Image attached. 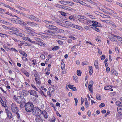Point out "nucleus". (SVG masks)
<instances>
[{
    "mask_svg": "<svg viewBox=\"0 0 122 122\" xmlns=\"http://www.w3.org/2000/svg\"><path fill=\"white\" fill-rule=\"evenodd\" d=\"M25 107L26 111L29 112L32 110L34 107V106L32 103L28 102L25 104Z\"/></svg>",
    "mask_w": 122,
    "mask_h": 122,
    "instance_id": "obj_1",
    "label": "nucleus"
},
{
    "mask_svg": "<svg viewBox=\"0 0 122 122\" xmlns=\"http://www.w3.org/2000/svg\"><path fill=\"white\" fill-rule=\"evenodd\" d=\"M32 110L33 113L34 115L38 116L41 114V110L37 107H34Z\"/></svg>",
    "mask_w": 122,
    "mask_h": 122,
    "instance_id": "obj_2",
    "label": "nucleus"
},
{
    "mask_svg": "<svg viewBox=\"0 0 122 122\" xmlns=\"http://www.w3.org/2000/svg\"><path fill=\"white\" fill-rule=\"evenodd\" d=\"M25 17H27L28 18L36 21L40 22L41 21V20L39 19L38 18L35 17L33 15H26Z\"/></svg>",
    "mask_w": 122,
    "mask_h": 122,
    "instance_id": "obj_3",
    "label": "nucleus"
},
{
    "mask_svg": "<svg viewBox=\"0 0 122 122\" xmlns=\"http://www.w3.org/2000/svg\"><path fill=\"white\" fill-rule=\"evenodd\" d=\"M11 108L12 111L14 113L17 112L19 111L16 105L14 103L12 104L11 105Z\"/></svg>",
    "mask_w": 122,
    "mask_h": 122,
    "instance_id": "obj_4",
    "label": "nucleus"
},
{
    "mask_svg": "<svg viewBox=\"0 0 122 122\" xmlns=\"http://www.w3.org/2000/svg\"><path fill=\"white\" fill-rule=\"evenodd\" d=\"M25 28L26 29V31L29 33L28 34L30 35L33 36L34 32L33 31L31 30V28L29 27H26V26L25 27Z\"/></svg>",
    "mask_w": 122,
    "mask_h": 122,
    "instance_id": "obj_5",
    "label": "nucleus"
},
{
    "mask_svg": "<svg viewBox=\"0 0 122 122\" xmlns=\"http://www.w3.org/2000/svg\"><path fill=\"white\" fill-rule=\"evenodd\" d=\"M60 2L63 5L70 6H72L74 4L72 2L62 1H60Z\"/></svg>",
    "mask_w": 122,
    "mask_h": 122,
    "instance_id": "obj_6",
    "label": "nucleus"
},
{
    "mask_svg": "<svg viewBox=\"0 0 122 122\" xmlns=\"http://www.w3.org/2000/svg\"><path fill=\"white\" fill-rule=\"evenodd\" d=\"M91 22L93 23L92 26L93 27H102L101 24L95 21H92Z\"/></svg>",
    "mask_w": 122,
    "mask_h": 122,
    "instance_id": "obj_7",
    "label": "nucleus"
},
{
    "mask_svg": "<svg viewBox=\"0 0 122 122\" xmlns=\"http://www.w3.org/2000/svg\"><path fill=\"white\" fill-rule=\"evenodd\" d=\"M35 120L36 122H43L42 116L40 115L36 116L35 118Z\"/></svg>",
    "mask_w": 122,
    "mask_h": 122,
    "instance_id": "obj_8",
    "label": "nucleus"
},
{
    "mask_svg": "<svg viewBox=\"0 0 122 122\" xmlns=\"http://www.w3.org/2000/svg\"><path fill=\"white\" fill-rule=\"evenodd\" d=\"M28 92L30 95L34 96L36 97H38V96L37 93L34 90H29L28 91Z\"/></svg>",
    "mask_w": 122,
    "mask_h": 122,
    "instance_id": "obj_9",
    "label": "nucleus"
},
{
    "mask_svg": "<svg viewBox=\"0 0 122 122\" xmlns=\"http://www.w3.org/2000/svg\"><path fill=\"white\" fill-rule=\"evenodd\" d=\"M14 98L15 101L18 103H21V97L19 96L16 97V95H15L14 96Z\"/></svg>",
    "mask_w": 122,
    "mask_h": 122,
    "instance_id": "obj_10",
    "label": "nucleus"
},
{
    "mask_svg": "<svg viewBox=\"0 0 122 122\" xmlns=\"http://www.w3.org/2000/svg\"><path fill=\"white\" fill-rule=\"evenodd\" d=\"M77 16L76 17L79 18L78 20L80 21H81L82 20L83 21H84V20H87L86 17L79 15H77Z\"/></svg>",
    "mask_w": 122,
    "mask_h": 122,
    "instance_id": "obj_11",
    "label": "nucleus"
},
{
    "mask_svg": "<svg viewBox=\"0 0 122 122\" xmlns=\"http://www.w3.org/2000/svg\"><path fill=\"white\" fill-rule=\"evenodd\" d=\"M67 24L69 26L76 29H78L79 27V26L73 24L72 23L70 22H67Z\"/></svg>",
    "mask_w": 122,
    "mask_h": 122,
    "instance_id": "obj_12",
    "label": "nucleus"
},
{
    "mask_svg": "<svg viewBox=\"0 0 122 122\" xmlns=\"http://www.w3.org/2000/svg\"><path fill=\"white\" fill-rule=\"evenodd\" d=\"M44 32L49 36H53L55 34L54 32L49 30H46L44 31Z\"/></svg>",
    "mask_w": 122,
    "mask_h": 122,
    "instance_id": "obj_13",
    "label": "nucleus"
},
{
    "mask_svg": "<svg viewBox=\"0 0 122 122\" xmlns=\"http://www.w3.org/2000/svg\"><path fill=\"white\" fill-rule=\"evenodd\" d=\"M16 23L17 24H20L22 26H26L27 24L25 22L23 21H21L19 20H16Z\"/></svg>",
    "mask_w": 122,
    "mask_h": 122,
    "instance_id": "obj_14",
    "label": "nucleus"
},
{
    "mask_svg": "<svg viewBox=\"0 0 122 122\" xmlns=\"http://www.w3.org/2000/svg\"><path fill=\"white\" fill-rule=\"evenodd\" d=\"M22 39L25 41H28L32 43H35V41L31 40L30 38L28 37H23L22 38Z\"/></svg>",
    "mask_w": 122,
    "mask_h": 122,
    "instance_id": "obj_15",
    "label": "nucleus"
},
{
    "mask_svg": "<svg viewBox=\"0 0 122 122\" xmlns=\"http://www.w3.org/2000/svg\"><path fill=\"white\" fill-rule=\"evenodd\" d=\"M117 111L119 114L122 115V106L121 105H119L117 107Z\"/></svg>",
    "mask_w": 122,
    "mask_h": 122,
    "instance_id": "obj_16",
    "label": "nucleus"
},
{
    "mask_svg": "<svg viewBox=\"0 0 122 122\" xmlns=\"http://www.w3.org/2000/svg\"><path fill=\"white\" fill-rule=\"evenodd\" d=\"M50 29L53 30H55L57 32L58 30V29L56 27L52 25H51Z\"/></svg>",
    "mask_w": 122,
    "mask_h": 122,
    "instance_id": "obj_17",
    "label": "nucleus"
},
{
    "mask_svg": "<svg viewBox=\"0 0 122 122\" xmlns=\"http://www.w3.org/2000/svg\"><path fill=\"white\" fill-rule=\"evenodd\" d=\"M43 41L41 39V40H39L38 42L37 43L38 45H41V46H45L46 45V44L42 42Z\"/></svg>",
    "mask_w": 122,
    "mask_h": 122,
    "instance_id": "obj_18",
    "label": "nucleus"
},
{
    "mask_svg": "<svg viewBox=\"0 0 122 122\" xmlns=\"http://www.w3.org/2000/svg\"><path fill=\"white\" fill-rule=\"evenodd\" d=\"M42 113L44 117L46 118H48V116L47 112L45 111H42Z\"/></svg>",
    "mask_w": 122,
    "mask_h": 122,
    "instance_id": "obj_19",
    "label": "nucleus"
},
{
    "mask_svg": "<svg viewBox=\"0 0 122 122\" xmlns=\"http://www.w3.org/2000/svg\"><path fill=\"white\" fill-rule=\"evenodd\" d=\"M15 34L16 35L21 37H23L25 36L24 34L18 32L16 33H15Z\"/></svg>",
    "mask_w": 122,
    "mask_h": 122,
    "instance_id": "obj_20",
    "label": "nucleus"
},
{
    "mask_svg": "<svg viewBox=\"0 0 122 122\" xmlns=\"http://www.w3.org/2000/svg\"><path fill=\"white\" fill-rule=\"evenodd\" d=\"M7 116L10 119H11L12 117V114L10 112H9L8 113H7Z\"/></svg>",
    "mask_w": 122,
    "mask_h": 122,
    "instance_id": "obj_21",
    "label": "nucleus"
},
{
    "mask_svg": "<svg viewBox=\"0 0 122 122\" xmlns=\"http://www.w3.org/2000/svg\"><path fill=\"white\" fill-rule=\"evenodd\" d=\"M110 20V19H109L108 20H107V19H106L105 20H101L103 22L105 23H106L108 24L110 23V21L109 20Z\"/></svg>",
    "mask_w": 122,
    "mask_h": 122,
    "instance_id": "obj_22",
    "label": "nucleus"
},
{
    "mask_svg": "<svg viewBox=\"0 0 122 122\" xmlns=\"http://www.w3.org/2000/svg\"><path fill=\"white\" fill-rule=\"evenodd\" d=\"M94 65L96 69H98V63L97 61H95Z\"/></svg>",
    "mask_w": 122,
    "mask_h": 122,
    "instance_id": "obj_23",
    "label": "nucleus"
},
{
    "mask_svg": "<svg viewBox=\"0 0 122 122\" xmlns=\"http://www.w3.org/2000/svg\"><path fill=\"white\" fill-rule=\"evenodd\" d=\"M92 85H89L88 87L89 91L91 93L92 92Z\"/></svg>",
    "mask_w": 122,
    "mask_h": 122,
    "instance_id": "obj_24",
    "label": "nucleus"
},
{
    "mask_svg": "<svg viewBox=\"0 0 122 122\" xmlns=\"http://www.w3.org/2000/svg\"><path fill=\"white\" fill-rule=\"evenodd\" d=\"M59 48V47L58 46H55L53 47L52 48V50L53 51L56 50Z\"/></svg>",
    "mask_w": 122,
    "mask_h": 122,
    "instance_id": "obj_25",
    "label": "nucleus"
},
{
    "mask_svg": "<svg viewBox=\"0 0 122 122\" xmlns=\"http://www.w3.org/2000/svg\"><path fill=\"white\" fill-rule=\"evenodd\" d=\"M1 104L2 106L4 107H5L6 106V102L5 101H2V102H1Z\"/></svg>",
    "mask_w": 122,
    "mask_h": 122,
    "instance_id": "obj_26",
    "label": "nucleus"
},
{
    "mask_svg": "<svg viewBox=\"0 0 122 122\" xmlns=\"http://www.w3.org/2000/svg\"><path fill=\"white\" fill-rule=\"evenodd\" d=\"M91 28L93 29L94 30L96 31L99 32L100 31V30L98 28L96 27H91Z\"/></svg>",
    "mask_w": 122,
    "mask_h": 122,
    "instance_id": "obj_27",
    "label": "nucleus"
},
{
    "mask_svg": "<svg viewBox=\"0 0 122 122\" xmlns=\"http://www.w3.org/2000/svg\"><path fill=\"white\" fill-rule=\"evenodd\" d=\"M25 23H26V24H28V25L30 26H32V22H31L29 21H26Z\"/></svg>",
    "mask_w": 122,
    "mask_h": 122,
    "instance_id": "obj_28",
    "label": "nucleus"
},
{
    "mask_svg": "<svg viewBox=\"0 0 122 122\" xmlns=\"http://www.w3.org/2000/svg\"><path fill=\"white\" fill-rule=\"evenodd\" d=\"M10 29L13 31H16L17 32H18L19 31L18 29L15 27H12L10 28Z\"/></svg>",
    "mask_w": 122,
    "mask_h": 122,
    "instance_id": "obj_29",
    "label": "nucleus"
},
{
    "mask_svg": "<svg viewBox=\"0 0 122 122\" xmlns=\"http://www.w3.org/2000/svg\"><path fill=\"white\" fill-rule=\"evenodd\" d=\"M61 8H62L63 9H64L66 10H69V9L68 8V7L66 6H64V5L63 6V5H62V7H61Z\"/></svg>",
    "mask_w": 122,
    "mask_h": 122,
    "instance_id": "obj_30",
    "label": "nucleus"
},
{
    "mask_svg": "<svg viewBox=\"0 0 122 122\" xmlns=\"http://www.w3.org/2000/svg\"><path fill=\"white\" fill-rule=\"evenodd\" d=\"M87 0L89 2L91 3L92 4L94 5H97V3L94 2L91 0Z\"/></svg>",
    "mask_w": 122,
    "mask_h": 122,
    "instance_id": "obj_31",
    "label": "nucleus"
},
{
    "mask_svg": "<svg viewBox=\"0 0 122 122\" xmlns=\"http://www.w3.org/2000/svg\"><path fill=\"white\" fill-rule=\"evenodd\" d=\"M0 5H2L4 6L7 8L8 5L4 3H3L0 2Z\"/></svg>",
    "mask_w": 122,
    "mask_h": 122,
    "instance_id": "obj_32",
    "label": "nucleus"
},
{
    "mask_svg": "<svg viewBox=\"0 0 122 122\" xmlns=\"http://www.w3.org/2000/svg\"><path fill=\"white\" fill-rule=\"evenodd\" d=\"M18 13L24 16H25L26 15L23 12L19 11H18Z\"/></svg>",
    "mask_w": 122,
    "mask_h": 122,
    "instance_id": "obj_33",
    "label": "nucleus"
},
{
    "mask_svg": "<svg viewBox=\"0 0 122 122\" xmlns=\"http://www.w3.org/2000/svg\"><path fill=\"white\" fill-rule=\"evenodd\" d=\"M32 87L34 88V89L36 91H38V90L34 86V85L33 84H31V85Z\"/></svg>",
    "mask_w": 122,
    "mask_h": 122,
    "instance_id": "obj_34",
    "label": "nucleus"
},
{
    "mask_svg": "<svg viewBox=\"0 0 122 122\" xmlns=\"http://www.w3.org/2000/svg\"><path fill=\"white\" fill-rule=\"evenodd\" d=\"M77 74L79 76H80L81 75L80 71V70H78L77 72Z\"/></svg>",
    "mask_w": 122,
    "mask_h": 122,
    "instance_id": "obj_35",
    "label": "nucleus"
},
{
    "mask_svg": "<svg viewBox=\"0 0 122 122\" xmlns=\"http://www.w3.org/2000/svg\"><path fill=\"white\" fill-rule=\"evenodd\" d=\"M79 3L81 4V5H82L85 6V5L86 3H85L84 2H83L82 1L80 0L79 1Z\"/></svg>",
    "mask_w": 122,
    "mask_h": 122,
    "instance_id": "obj_36",
    "label": "nucleus"
},
{
    "mask_svg": "<svg viewBox=\"0 0 122 122\" xmlns=\"http://www.w3.org/2000/svg\"><path fill=\"white\" fill-rule=\"evenodd\" d=\"M89 63L87 61H85L84 62H83L82 63V65H88Z\"/></svg>",
    "mask_w": 122,
    "mask_h": 122,
    "instance_id": "obj_37",
    "label": "nucleus"
},
{
    "mask_svg": "<svg viewBox=\"0 0 122 122\" xmlns=\"http://www.w3.org/2000/svg\"><path fill=\"white\" fill-rule=\"evenodd\" d=\"M17 19H15L14 18H12L11 19V21L13 22L16 23V20H17Z\"/></svg>",
    "mask_w": 122,
    "mask_h": 122,
    "instance_id": "obj_38",
    "label": "nucleus"
},
{
    "mask_svg": "<svg viewBox=\"0 0 122 122\" xmlns=\"http://www.w3.org/2000/svg\"><path fill=\"white\" fill-rule=\"evenodd\" d=\"M74 86L73 85H69L68 86V87L71 89H72L73 88V87Z\"/></svg>",
    "mask_w": 122,
    "mask_h": 122,
    "instance_id": "obj_39",
    "label": "nucleus"
},
{
    "mask_svg": "<svg viewBox=\"0 0 122 122\" xmlns=\"http://www.w3.org/2000/svg\"><path fill=\"white\" fill-rule=\"evenodd\" d=\"M105 106V104L104 103H102L99 106V107L100 108L103 107Z\"/></svg>",
    "mask_w": 122,
    "mask_h": 122,
    "instance_id": "obj_40",
    "label": "nucleus"
},
{
    "mask_svg": "<svg viewBox=\"0 0 122 122\" xmlns=\"http://www.w3.org/2000/svg\"><path fill=\"white\" fill-rule=\"evenodd\" d=\"M86 106V108H87L89 106V105L88 101L85 102Z\"/></svg>",
    "mask_w": 122,
    "mask_h": 122,
    "instance_id": "obj_41",
    "label": "nucleus"
},
{
    "mask_svg": "<svg viewBox=\"0 0 122 122\" xmlns=\"http://www.w3.org/2000/svg\"><path fill=\"white\" fill-rule=\"evenodd\" d=\"M85 6H86L88 7H89L91 9H92L93 7L91 6L90 5H89L86 3L85 5Z\"/></svg>",
    "mask_w": 122,
    "mask_h": 122,
    "instance_id": "obj_42",
    "label": "nucleus"
},
{
    "mask_svg": "<svg viewBox=\"0 0 122 122\" xmlns=\"http://www.w3.org/2000/svg\"><path fill=\"white\" fill-rule=\"evenodd\" d=\"M116 104L117 106H118L121 104V103L119 101H117L116 102Z\"/></svg>",
    "mask_w": 122,
    "mask_h": 122,
    "instance_id": "obj_43",
    "label": "nucleus"
},
{
    "mask_svg": "<svg viewBox=\"0 0 122 122\" xmlns=\"http://www.w3.org/2000/svg\"><path fill=\"white\" fill-rule=\"evenodd\" d=\"M49 90H50L52 92H54L55 91V89L53 88H49Z\"/></svg>",
    "mask_w": 122,
    "mask_h": 122,
    "instance_id": "obj_44",
    "label": "nucleus"
},
{
    "mask_svg": "<svg viewBox=\"0 0 122 122\" xmlns=\"http://www.w3.org/2000/svg\"><path fill=\"white\" fill-rule=\"evenodd\" d=\"M55 6L59 8H61L62 7V5H61L59 4H55L54 5Z\"/></svg>",
    "mask_w": 122,
    "mask_h": 122,
    "instance_id": "obj_45",
    "label": "nucleus"
},
{
    "mask_svg": "<svg viewBox=\"0 0 122 122\" xmlns=\"http://www.w3.org/2000/svg\"><path fill=\"white\" fill-rule=\"evenodd\" d=\"M101 59L103 60L105 58V56L104 55H103L101 56Z\"/></svg>",
    "mask_w": 122,
    "mask_h": 122,
    "instance_id": "obj_46",
    "label": "nucleus"
},
{
    "mask_svg": "<svg viewBox=\"0 0 122 122\" xmlns=\"http://www.w3.org/2000/svg\"><path fill=\"white\" fill-rule=\"evenodd\" d=\"M74 99L75 100V105L76 106L78 102V100L76 98H74Z\"/></svg>",
    "mask_w": 122,
    "mask_h": 122,
    "instance_id": "obj_47",
    "label": "nucleus"
},
{
    "mask_svg": "<svg viewBox=\"0 0 122 122\" xmlns=\"http://www.w3.org/2000/svg\"><path fill=\"white\" fill-rule=\"evenodd\" d=\"M58 43L60 45H62L63 44V42L61 41L58 40L57 41Z\"/></svg>",
    "mask_w": 122,
    "mask_h": 122,
    "instance_id": "obj_48",
    "label": "nucleus"
},
{
    "mask_svg": "<svg viewBox=\"0 0 122 122\" xmlns=\"http://www.w3.org/2000/svg\"><path fill=\"white\" fill-rule=\"evenodd\" d=\"M118 40L122 43V38L121 37H118L117 38Z\"/></svg>",
    "mask_w": 122,
    "mask_h": 122,
    "instance_id": "obj_49",
    "label": "nucleus"
},
{
    "mask_svg": "<svg viewBox=\"0 0 122 122\" xmlns=\"http://www.w3.org/2000/svg\"><path fill=\"white\" fill-rule=\"evenodd\" d=\"M104 18H108L109 19H110V16H109L108 15H104Z\"/></svg>",
    "mask_w": 122,
    "mask_h": 122,
    "instance_id": "obj_50",
    "label": "nucleus"
},
{
    "mask_svg": "<svg viewBox=\"0 0 122 122\" xmlns=\"http://www.w3.org/2000/svg\"><path fill=\"white\" fill-rule=\"evenodd\" d=\"M55 117H53L52 119H51V120L52 121V122H54L55 121Z\"/></svg>",
    "mask_w": 122,
    "mask_h": 122,
    "instance_id": "obj_51",
    "label": "nucleus"
},
{
    "mask_svg": "<svg viewBox=\"0 0 122 122\" xmlns=\"http://www.w3.org/2000/svg\"><path fill=\"white\" fill-rule=\"evenodd\" d=\"M40 57L43 59H44L45 58V56L43 54L41 55L40 56Z\"/></svg>",
    "mask_w": 122,
    "mask_h": 122,
    "instance_id": "obj_52",
    "label": "nucleus"
},
{
    "mask_svg": "<svg viewBox=\"0 0 122 122\" xmlns=\"http://www.w3.org/2000/svg\"><path fill=\"white\" fill-rule=\"evenodd\" d=\"M110 88L109 86H107L106 87H105L104 88V89L105 90H108Z\"/></svg>",
    "mask_w": 122,
    "mask_h": 122,
    "instance_id": "obj_53",
    "label": "nucleus"
},
{
    "mask_svg": "<svg viewBox=\"0 0 122 122\" xmlns=\"http://www.w3.org/2000/svg\"><path fill=\"white\" fill-rule=\"evenodd\" d=\"M101 97L100 96H97L96 97V99L98 100H100L101 99Z\"/></svg>",
    "mask_w": 122,
    "mask_h": 122,
    "instance_id": "obj_54",
    "label": "nucleus"
},
{
    "mask_svg": "<svg viewBox=\"0 0 122 122\" xmlns=\"http://www.w3.org/2000/svg\"><path fill=\"white\" fill-rule=\"evenodd\" d=\"M41 88L42 90L44 91L45 92H46L47 91V89L44 88V86H42L41 87Z\"/></svg>",
    "mask_w": 122,
    "mask_h": 122,
    "instance_id": "obj_55",
    "label": "nucleus"
},
{
    "mask_svg": "<svg viewBox=\"0 0 122 122\" xmlns=\"http://www.w3.org/2000/svg\"><path fill=\"white\" fill-rule=\"evenodd\" d=\"M7 8L10 9V10L13 11L14 9L13 8H12V7H11L9 5H8V7H7Z\"/></svg>",
    "mask_w": 122,
    "mask_h": 122,
    "instance_id": "obj_56",
    "label": "nucleus"
},
{
    "mask_svg": "<svg viewBox=\"0 0 122 122\" xmlns=\"http://www.w3.org/2000/svg\"><path fill=\"white\" fill-rule=\"evenodd\" d=\"M34 38L36 40V41H37L38 42V41H39V40H41V39H40L38 38H37L36 37H34Z\"/></svg>",
    "mask_w": 122,
    "mask_h": 122,
    "instance_id": "obj_57",
    "label": "nucleus"
},
{
    "mask_svg": "<svg viewBox=\"0 0 122 122\" xmlns=\"http://www.w3.org/2000/svg\"><path fill=\"white\" fill-rule=\"evenodd\" d=\"M93 70H89V74L90 75H92V74L93 73Z\"/></svg>",
    "mask_w": 122,
    "mask_h": 122,
    "instance_id": "obj_58",
    "label": "nucleus"
},
{
    "mask_svg": "<svg viewBox=\"0 0 122 122\" xmlns=\"http://www.w3.org/2000/svg\"><path fill=\"white\" fill-rule=\"evenodd\" d=\"M93 82L92 81H91L89 83V85H92H92H93Z\"/></svg>",
    "mask_w": 122,
    "mask_h": 122,
    "instance_id": "obj_59",
    "label": "nucleus"
},
{
    "mask_svg": "<svg viewBox=\"0 0 122 122\" xmlns=\"http://www.w3.org/2000/svg\"><path fill=\"white\" fill-rule=\"evenodd\" d=\"M107 72H109L110 70V68L109 67H107L106 69Z\"/></svg>",
    "mask_w": 122,
    "mask_h": 122,
    "instance_id": "obj_60",
    "label": "nucleus"
},
{
    "mask_svg": "<svg viewBox=\"0 0 122 122\" xmlns=\"http://www.w3.org/2000/svg\"><path fill=\"white\" fill-rule=\"evenodd\" d=\"M64 64H61V67L62 69H63L64 68Z\"/></svg>",
    "mask_w": 122,
    "mask_h": 122,
    "instance_id": "obj_61",
    "label": "nucleus"
},
{
    "mask_svg": "<svg viewBox=\"0 0 122 122\" xmlns=\"http://www.w3.org/2000/svg\"><path fill=\"white\" fill-rule=\"evenodd\" d=\"M81 105H82L83 103L84 102V100H83L82 98V97H81Z\"/></svg>",
    "mask_w": 122,
    "mask_h": 122,
    "instance_id": "obj_62",
    "label": "nucleus"
},
{
    "mask_svg": "<svg viewBox=\"0 0 122 122\" xmlns=\"http://www.w3.org/2000/svg\"><path fill=\"white\" fill-rule=\"evenodd\" d=\"M77 79V77L76 76H74L73 77V80H76Z\"/></svg>",
    "mask_w": 122,
    "mask_h": 122,
    "instance_id": "obj_63",
    "label": "nucleus"
},
{
    "mask_svg": "<svg viewBox=\"0 0 122 122\" xmlns=\"http://www.w3.org/2000/svg\"><path fill=\"white\" fill-rule=\"evenodd\" d=\"M116 4L118 5H119L122 7V4L120 3L119 2H117L116 3Z\"/></svg>",
    "mask_w": 122,
    "mask_h": 122,
    "instance_id": "obj_64",
    "label": "nucleus"
}]
</instances>
